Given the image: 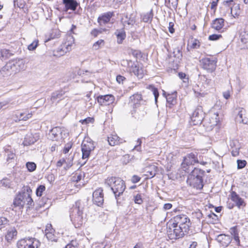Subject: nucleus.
<instances>
[{
    "label": "nucleus",
    "mask_w": 248,
    "mask_h": 248,
    "mask_svg": "<svg viewBox=\"0 0 248 248\" xmlns=\"http://www.w3.org/2000/svg\"><path fill=\"white\" fill-rule=\"evenodd\" d=\"M74 155H69L68 158H66L65 160H63V162H64L66 164H67V167L70 168L73 165V161L74 159Z\"/></svg>",
    "instance_id": "49530a36"
},
{
    "label": "nucleus",
    "mask_w": 248,
    "mask_h": 248,
    "mask_svg": "<svg viewBox=\"0 0 248 248\" xmlns=\"http://www.w3.org/2000/svg\"><path fill=\"white\" fill-rule=\"evenodd\" d=\"M63 128L60 127H55L53 128L49 132L48 136L49 138L52 140H58L63 138L62 132Z\"/></svg>",
    "instance_id": "1a4fd4ad"
},
{
    "label": "nucleus",
    "mask_w": 248,
    "mask_h": 248,
    "mask_svg": "<svg viewBox=\"0 0 248 248\" xmlns=\"http://www.w3.org/2000/svg\"><path fill=\"white\" fill-rule=\"evenodd\" d=\"M239 39L240 41L248 47V32L246 31H241L239 35Z\"/></svg>",
    "instance_id": "72a5a7b5"
},
{
    "label": "nucleus",
    "mask_w": 248,
    "mask_h": 248,
    "mask_svg": "<svg viewBox=\"0 0 248 248\" xmlns=\"http://www.w3.org/2000/svg\"><path fill=\"white\" fill-rule=\"evenodd\" d=\"M38 45V40H34L31 44L28 46V48L29 50H34Z\"/></svg>",
    "instance_id": "864d4df0"
},
{
    "label": "nucleus",
    "mask_w": 248,
    "mask_h": 248,
    "mask_svg": "<svg viewBox=\"0 0 248 248\" xmlns=\"http://www.w3.org/2000/svg\"><path fill=\"white\" fill-rule=\"evenodd\" d=\"M65 248H77L76 242L72 241L71 243L67 244L65 246Z\"/></svg>",
    "instance_id": "e2e57ef3"
},
{
    "label": "nucleus",
    "mask_w": 248,
    "mask_h": 248,
    "mask_svg": "<svg viewBox=\"0 0 248 248\" xmlns=\"http://www.w3.org/2000/svg\"><path fill=\"white\" fill-rule=\"evenodd\" d=\"M26 167L28 169V170L32 172L35 170L36 168V164L32 162H28L26 163Z\"/></svg>",
    "instance_id": "c03bdc74"
},
{
    "label": "nucleus",
    "mask_w": 248,
    "mask_h": 248,
    "mask_svg": "<svg viewBox=\"0 0 248 248\" xmlns=\"http://www.w3.org/2000/svg\"><path fill=\"white\" fill-rule=\"evenodd\" d=\"M224 25V20L222 18H216L213 20L212 27L217 31L221 30Z\"/></svg>",
    "instance_id": "393cba45"
},
{
    "label": "nucleus",
    "mask_w": 248,
    "mask_h": 248,
    "mask_svg": "<svg viewBox=\"0 0 248 248\" xmlns=\"http://www.w3.org/2000/svg\"><path fill=\"white\" fill-rule=\"evenodd\" d=\"M217 117L218 115L214 113L213 116L209 118L208 123L209 124V126L211 128H212L217 125L218 122Z\"/></svg>",
    "instance_id": "ea45409f"
},
{
    "label": "nucleus",
    "mask_w": 248,
    "mask_h": 248,
    "mask_svg": "<svg viewBox=\"0 0 248 248\" xmlns=\"http://www.w3.org/2000/svg\"><path fill=\"white\" fill-rule=\"evenodd\" d=\"M97 100L100 105H109L114 101V97L111 94L100 95L97 97Z\"/></svg>",
    "instance_id": "ddd939ff"
},
{
    "label": "nucleus",
    "mask_w": 248,
    "mask_h": 248,
    "mask_svg": "<svg viewBox=\"0 0 248 248\" xmlns=\"http://www.w3.org/2000/svg\"><path fill=\"white\" fill-rule=\"evenodd\" d=\"M245 110L242 108L239 111L238 114L236 118V120L240 123L247 124L248 122V120L245 117L243 118V115H245Z\"/></svg>",
    "instance_id": "473e14b6"
},
{
    "label": "nucleus",
    "mask_w": 248,
    "mask_h": 248,
    "mask_svg": "<svg viewBox=\"0 0 248 248\" xmlns=\"http://www.w3.org/2000/svg\"><path fill=\"white\" fill-rule=\"evenodd\" d=\"M95 146L93 141L89 139L84 140L81 144V148L87 149L88 150L93 151L94 149Z\"/></svg>",
    "instance_id": "a878e982"
},
{
    "label": "nucleus",
    "mask_w": 248,
    "mask_h": 248,
    "mask_svg": "<svg viewBox=\"0 0 248 248\" xmlns=\"http://www.w3.org/2000/svg\"><path fill=\"white\" fill-rule=\"evenodd\" d=\"M62 3L65 6L66 11L71 10L74 11L79 5V3L76 0H62Z\"/></svg>",
    "instance_id": "a211bd4d"
},
{
    "label": "nucleus",
    "mask_w": 248,
    "mask_h": 248,
    "mask_svg": "<svg viewBox=\"0 0 248 248\" xmlns=\"http://www.w3.org/2000/svg\"><path fill=\"white\" fill-rule=\"evenodd\" d=\"M114 34L117 36V43L118 44H122L123 40L126 37V34L124 30V28L120 30H117L115 31Z\"/></svg>",
    "instance_id": "bb28decb"
},
{
    "label": "nucleus",
    "mask_w": 248,
    "mask_h": 248,
    "mask_svg": "<svg viewBox=\"0 0 248 248\" xmlns=\"http://www.w3.org/2000/svg\"><path fill=\"white\" fill-rule=\"evenodd\" d=\"M192 42V45L191 46V47L193 49H196L200 47V41L196 39H194L193 40H191Z\"/></svg>",
    "instance_id": "603ef678"
},
{
    "label": "nucleus",
    "mask_w": 248,
    "mask_h": 248,
    "mask_svg": "<svg viewBox=\"0 0 248 248\" xmlns=\"http://www.w3.org/2000/svg\"><path fill=\"white\" fill-rule=\"evenodd\" d=\"M140 178L139 176L136 175L133 176V177L131 179V181H132V183H136L139 182L140 181Z\"/></svg>",
    "instance_id": "338daca9"
},
{
    "label": "nucleus",
    "mask_w": 248,
    "mask_h": 248,
    "mask_svg": "<svg viewBox=\"0 0 248 248\" xmlns=\"http://www.w3.org/2000/svg\"><path fill=\"white\" fill-rule=\"evenodd\" d=\"M114 15L113 12H108L102 14L97 19V21L100 26H103L110 21L112 16Z\"/></svg>",
    "instance_id": "4468645a"
},
{
    "label": "nucleus",
    "mask_w": 248,
    "mask_h": 248,
    "mask_svg": "<svg viewBox=\"0 0 248 248\" xmlns=\"http://www.w3.org/2000/svg\"><path fill=\"white\" fill-rule=\"evenodd\" d=\"M230 150L233 156H237L239 154V150L241 148L239 141L235 139L231 140L229 143Z\"/></svg>",
    "instance_id": "f8f14e48"
},
{
    "label": "nucleus",
    "mask_w": 248,
    "mask_h": 248,
    "mask_svg": "<svg viewBox=\"0 0 248 248\" xmlns=\"http://www.w3.org/2000/svg\"><path fill=\"white\" fill-rule=\"evenodd\" d=\"M231 199L233 201L235 205L239 209H241L246 205V203L244 199L241 198L238 194L235 191H232L231 192Z\"/></svg>",
    "instance_id": "9b49d317"
},
{
    "label": "nucleus",
    "mask_w": 248,
    "mask_h": 248,
    "mask_svg": "<svg viewBox=\"0 0 248 248\" xmlns=\"http://www.w3.org/2000/svg\"><path fill=\"white\" fill-rule=\"evenodd\" d=\"M25 192L19 193L15 198L14 202V204L15 206L23 207L25 204V200L24 199Z\"/></svg>",
    "instance_id": "412c9836"
},
{
    "label": "nucleus",
    "mask_w": 248,
    "mask_h": 248,
    "mask_svg": "<svg viewBox=\"0 0 248 248\" xmlns=\"http://www.w3.org/2000/svg\"><path fill=\"white\" fill-rule=\"evenodd\" d=\"M153 10H151L149 12L143 13L141 15V20L145 23L151 22L153 17Z\"/></svg>",
    "instance_id": "7c9ffc66"
},
{
    "label": "nucleus",
    "mask_w": 248,
    "mask_h": 248,
    "mask_svg": "<svg viewBox=\"0 0 248 248\" xmlns=\"http://www.w3.org/2000/svg\"><path fill=\"white\" fill-rule=\"evenodd\" d=\"M148 88L149 89H150L152 92V93L155 96V101L156 102L157 98L159 96V93H158L157 89L155 88L154 86L151 85H149L148 86Z\"/></svg>",
    "instance_id": "79ce46f5"
},
{
    "label": "nucleus",
    "mask_w": 248,
    "mask_h": 248,
    "mask_svg": "<svg viewBox=\"0 0 248 248\" xmlns=\"http://www.w3.org/2000/svg\"><path fill=\"white\" fill-rule=\"evenodd\" d=\"M234 0H223V4L226 6H230L233 4Z\"/></svg>",
    "instance_id": "69168bd1"
},
{
    "label": "nucleus",
    "mask_w": 248,
    "mask_h": 248,
    "mask_svg": "<svg viewBox=\"0 0 248 248\" xmlns=\"http://www.w3.org/2000/svg\"><path fill=\"white\" fill-rule=\"evenodd\" d=\"M157 167L155 165H149L144 168L145 174L149 178H153L155 176L157 172Z\"/></svg>",
    "instance_id": "aec40b11"
},
{
    "label": "nucleus",
    "mask_w": 248,
    "mask_h": 248,
    "mask_svg": "<svg viewBox=\"0 0 248 248\" xmlns=\"http://www.w3.org/2000/svg\"><path fill=\"white\" fill-rule=\"evenodd\" d=\"M13 55V53L9 49L3 48L0 50V59L1 60L8 59Z\"/></svg>",
    "instance_id": "2f4dec72"
},
{
    "label": "nucleus",
    "mask_w": 248,
    "mask_h": 248,
    "mask_svg": "<svg viewBox=\"0 0 248 248\" xmlns=\"http://www.w3.org/2000/svg\"><path fill=\"white\" fill-rule=\"evenodd\" d=\"M124 63H126L128 67H129V70L131 73H133L134 75L136 76L139 78H141L142 77L141 71V70H140L139 67L131 61H124Z\"/></svg>",
    "instance_id": "2eb2a0df"
},
{
    "label": "nucleus",
    "mask_w": 248,
    "mask_h": 248,
    "mask_svg": "<svg viewBox=\"0 0 248 248\" xmlns=\"http://www.w3.org/2000/svg\"><path fill=\"white\" fill-rule=\"evenodd\" d=\"M104 45V42L103 40H99L94 43L93 45V47L95 49H98L101 46H103Z\"/></svg>",
    "instance_id": "5fc2aeb1"
},
{
    "label": "nucleus",
    "mask_w": 248,
    "mask_h": 248,
    "mask_svg": "<svg viewBox=\"0 0 248 248\" xmlns=\"http://www.w3.org/2000/svg\"><path fill=\"white\" fill-rule=\"evenodd\" d=\"M71 147L72 144L71 143H68L67 144H66L63 149V153L64 154H67V153H68Z\"/></svg>",
    "instance_id": "0e129e2a"
},
{
    "label": "nucleus",
    "mask_w": 248,
    "mask_h": 248,
    "mask_svg": "<svg viewBox=\"0 0 248 248\" xmlns=\"http://www.w3.org/2000/svg\"><path fill=\"white\" fill-rule=\"evenodd\" d=\"M222 36L220 34H212L209 36V40L212 41H216L218 40L219 38H221Z\"/></svg>",
    "instance_id": "052dcab7"
},
{
    "label": "nucleus",
    "mask_w": 248,
    "mask_h": 248,
    "mask_svg": "<svg viewBox=\"0 0 248 248\" xmlns=\"http://www.w3.org/2000/svg\"><path fill=\"white\" fill-rule=\"evenodd\" d=\"M39 246V241L32 237L21 239L16 243L17 248H38Z\"/></svg>",
    "instance_id": "20e7f679"
},
{
    "label": "nucleus",
    "mask_w": 248,
    "mask_h": 248,
    "mask_svg": "<svg viewBox=\"0 0 248 248\" xmlns=\"http://www.w3.org/2000/svg\"><path fill=\"white\" fill-rule=\"evenodd\" d=\"M75 43V39L73 36L70 34L66 35L64 42L61 46L60 51L65 53L72 49V46Z\"/></svg>",
    "instance_id": "0eeeda50"
},
{
    "label": "nucleus",
    "mask_w": 248,
    "mask_h": 248,
    "mask_svg": "<svg viewBox=\"0 0 248 248\" xmlns=\"http://www.w3.org/2000/svg\"><path fill=\"white\" fill-rule=\"evenodd\" d=\"M64 93L65 92L62 90L57 91L53 93L50 98L52 103H57L62 99Z\"/></svg>",
    "instance_id": "b1692460"
},
{
    "label": "nucleus",
    "mask_w": 248,
    "mask_h": 248,
    "mask_svg": "<svg viewBox=\"0 0 248 248\" xmlns=\"http://www.w3.org/2000/svg\"><path fill=\"white\" fill-rule=\"evenodd\" d=\"M83 207L81 202L78 201L70 211V217L76 228L79 227L83 223Z\"/></svg>",
    "instance_id": "7ed1b4c3"
},
{
    "label": "nucleus",
    "mask_w": 248,
    "mask_h": 248,
    "mask_svg": "<svg viewBox=\"0 0 248 248\" xmlns=\"http://www.w3.org/2000/svg\"><path fill=\"white\" fill-rule=\"evenodd\" d=\"M94 122V119L92 117H88L84 120H81L80 122L82 124H88L89 123H93Z\"/></svg>",
    "instance_id": "4d7b16f0"
},
{
    "label": "nucleus",
    "mask_w": 248,
    "mask_h": 248,
    "mask_svg": "<svg viewBox=\"0 0 248 248\" xmlns=\"http://www.w3.org/2000/svg\"><path fill=\"white\" fill-rule=\"evenodd\" d=\"M184 164H188L189 165H193L195 163H199L198 153H191L187 154L184 158Z\"/></svg>",
    "instance_id": "f3484780"
},
{
    "label": "nucleus",
    "mask_w": 248,
    "mask_h": 248,
    "mask_svg": "<svg viewBox=\"0 0 248 248\" xmlns=\"http://www.w3.org/2000/svg\"><path fill=\"white\" fill-rule=\"evenodd\" d=\"M120 138L117 135H111L108 138V141L109 144L111 146H114L119 144L121 142L120 141Z\"/></svg>",
    "instance_id": "c9c22d12"
},
{
    "label": "nucleus",
    "mask_w": 248,
    "mask_h": 248,
    "mask_svg": "<svg viewBox=\"0 0 248 248\" xmlns=\"http://www.w3.org/2000/svg\"><path fill=\"white\" fill-rule=\"evenodd\" d=\"M8 63L0 70V79H4L13 74Z\"/></svg>",
    "instance_id": "5701e85b"
},
{
    "label": "nucleus",
    "mask_w": 248,
    "mask_h": 248,
    "mask_svg": "<svg viewBox=\"0 0 248 248\" xmlns=\"http://www.w3.org/2000/svg\"><path fill=\"white\" fill-rule=\"evenodd\" d=\"M37 140L36 138L34 137L32 133H29L26 135L24 143L25 145H31L35 143Z\"/></svg>",
    "instance_id": "c756f323"
},
{
    "label": "nucleus",
    "mask_w": 248,
    "mask_h": 248,
    "mask_svg": "<svg viewBox=\"0 0 248 248\" xmlns=\"http://www.w3.org/2000/svg\"><path fill=\"white\" fill-rule=\"evenodd\" d=\"M167 103L170 105H173L176 103V94L175 93L172 94H168L166 96Z\"/></svg>",
    "instance_id": "58836bf2"
},
{
    "label": "nucleus",
    "mask_w": 248,
    "mask_h": 248,
    "mask_svg": "<svg viewBox=\"0 0 248 248\" xmlns=\"http://www.w3.org/2000/svg\"><path fill=\"white\" fill-rule=\"evenodd\" d=\"M130 102L131 105L136 107L137 105L140 104V102L142 100V97L140 94L136 93L130 96Z\"/></svg>",
    "instance_id": "cd10ccee"
},
{
    "label": "nucleus",
    "mask_w": 248,
    "mask_h": 248,
    "mask_svg": "<svg viewBox=\"0 0 248 248\" xmlns=\"http://www.w3.org/2000/svg\"><path fill=\"white\" fill-rule=\"evenodd\" d=\"M13 73H17L25 69V62L22 59H16L7 62Z\"/></svg>",
    "instance_id": "39448f33"
},
{
    "label": "nucleus",
    "mask_w": 248,
    "mask_h": 248,
    "mask_svg": "<svg viewBox=\"0 0 248 248\" xmlns=\"http://www.w3.org/2000/svg\"><path fill=\"white\" fill-rule=\"evenodd\" d=\"M9 221L7 218L3 217H0V230L9 225Z\"/></svg>",
    "instance_id": "37998d69"
},
{
    "label": "nucleus",
    "mask_w": 248,
    "mask_h": 248,
    "mask_svg": "<svg viewBox=\"0 0 248 248\" xmlns=\"http://www.w3.org/2000/svg\"><path fill=\"white\" fill-rule=\"evenodd\" d=\"M105 184L110 187L116 199L123 193L126 187L124 182L119 177H108Z\"/></svg>",
    "instance_id": "f03ea898"
},
{
    "label": "nucleus",
    "mask_w": 248,
    "mask_h": 248,
    "mask_svg": "<svg viewBox=\"0 0 248 248\" xmlns=\"http://www.w3.org/2000/svg\"><path fill=\"white\" fill-rule=\"evenodd\" d=\"M231 235L232 236L236 245H240V239L238 235V231L236 226H234L230 228V230Z\"/></svg>",
    "instance_id": "c85d7f7f"
},
{
    "label": "nucleus",
    "mask_w": 248,
    "mask_h": 248,
    "mask_svg": "<svg viewBox=\"0 0 248 248\" xmlns=\"http://www.w3.org/2000/svg\"><path fill=\"white\" fill-rule=\"evenodd\" d=\"M184 164V160H183V162L181 164V166L183 170L187 172H189V168L190 165H189L188 164Z\"/></svg>",
    "instance_id": "680f3d73"
},
{
    "label": "nucleus",
    "mask_w": 248,
    "mask_h": 248,
    "mask_svg": "<svg viewBox=\"0 0 248 248\" xmlns=\"http://www.w3.org/2000/svg\"><path fill=\"white\" fill-rule=\"evenodd\" d=\"M93 200L94 204L98 206H101L104 202V195L103 189L99 188L95 190L93 193Z\"/></svg>",
    "instance_id": "6e6552de"
},
{
    "label": "nucleus",
    "mask_w": 248,
    "mask_h": 248,
    "mask_svg": "<svg viewBox=\"0 0 248 248\" xmlns=\"http://www.w3.org/2000/svg\"><path fill=\"white\" fill-rule=\"evenodd\" d=\"M83 172H80L79 173L77 172L75 174L74 176H73V181H75L76 182H78V181L81 180L82 177Z\"/></svg>",
    "instance_id": "3c124183"
},
{
    "label": "nucleus",
    "mask_w": 248,
    "mask_h": 248,
    "mask_svg": "<svg viewBox=\"0 0 248 248\" xmlns=\"http://www.w3.org/2000/svg\"><path fill=\"white\" fill-rule=\"evenodd\" d=\"M169 3L170 4V8L176 10L178 5V0H169Z\"/></svg>",
    "instance_id": "bf43d9fd"
},
{
    "label": "nucleus",
    "mask_w": 248,
    "mask_h": 248,
    "mask_svg": "<svg viewBox=\"0 0 248 248\" xmlns=\"http://www.w3.org/2000/svg\"><path fill=\"white\" fill-rule=\"evenodd\" d=\"M204 171L198 168H194L188 176L193 177L202 178Z\"/></svg>",
    "instance_id": "e433bc0d"
},
{
    "label": "nucleus",
    "mask_w": 248,
    "mask_h": 248,
    "mask_svg": "<svg viewBox=\"0 0 248 248\" xmlns=\"http://www.w3.org/2000/svg\"><path fill=\"white\" fill-rule=\"evenodd\" d=\"M237 168L239 169H242L244 168L247 164V162L243 160H237Z\"/></svg>",
    "instance_id": "13d9d810"
},
{
    "label": "nucleus",
    "mask_w": 248,
    "mask_h": 248,
    "mask_svg": "<svg viewBox=\"0 0 248 248\" xmlns=\"http://www.w3.org/2000/svg\"><path fill=\"white\" fill-rule=\"evenodd\" d=\"M134 201L135 203L141 204L143 202V200L141 194H137L134 196Z\"/></svg>",
    "instance_id": "09e8293b"
},
{
    "label": "nucleus",
    "mask_w": 248,
    "mask_h": 248,
    "mask_svg": "<svg viewBox=\"0 0 248 248\" xmlns=\"http://www.w3.org/2000/svg\"><path fill=\"white\" fill-rule=\"evenodd\" d=\"M121 22L124 27H125L126 25L133 26L136 22V20L132 15H130L129 16L125 15L124 17L121 18Z\"/></svg>",
    "instance_id": "4be33fe9"
},
{
    "label": "nucleus",
    "mask_w": 248,
    "mask_h": 248,
    "mask_svg": "<svg viewBox=\"0 0 248 248\" xmlns=\"http://www.w3.org/2000/svg\"><path fill=\"white\" fill-rule=\"evenodd\" d=\"M187 183L196 189H201L203 186L202 178L188 176L187 179Z\"/></svg>",
    "instance_id": "9d476101"
},
{
    "label": "nucleus",
    "mask_w": 248,
    "mask_h": 248,
    "mask_svg": "<svg viewBox=\"0 0 248 248\" xmlns=\"http://www.w3.org/2000/svg\"><path fill=\"white\" fill-rule=\"evenodd\" d=\"M194 216L196 217V218L197 219V221L199 223H201V219L202 218V216H203V215L202 214V213L201 212V211H200V210H199L197 212H196L194 214Z\"/></svg>",
    "instance_id": "6e6d98bb"
},
{
    "label": "nucleus",
    "mask_w": 248,
    "mask_h": 248,
    "mask_svg": "<svg viewBox=\"0 0 248 248\" xmlns=\"http://www.w3.org/2000/svg\"><path fill=\"white\" fill-rule=\"evenodd\" d=\"M17 231L14 228L9 230L5 236L6 239L8 242H10L12 239L17 235Z\"/></svg>",
    "instance_id": "4c0bfd02"
},
{
    "label": "nucleus",
    "mask_w": 248,
    "mask_h": 248,
    "mask_svg": "<svg viewBox=\"0 0 248 248\" xmlns=\"http://www.w3.org/2000/svg\"><path fill=\"white\" fill-rule=\"evenodd\" d=\"M107 31V30L106 29L101 28L100 29H99V30L96 29H94L91 32V34L92 36H93L94 37H97L99 34L102 33L103 31Z\"/></svg>",
    "instance_id": "a18cd8bd"
},
{
    "label": "nucleus",
    "mask_w": 248,
    "mask_h": 248,
    "mask_svg": "<svg viewBox=\"0 0 248 248\" xmlns=\"http://www.w3.org/2000/svg\"><path fill=\"white\" fill-rule=\"evenodd\" d=\"M81 151L82 153V158L83 159H88L92 151L88 150L87 149H83L81 148Z\"/></svg>",
    "instance_id": "8fccbe9b"
},
{
    "label": "nucleus",
    "mask_w": 248,
    "mask_h": 248,
    "mask_svg": "<svg viewBox=\"0 0 248 248\" xmlns=\"http://www.w3.org/2000/svg\"><path fill=\"white\" fill-rule=\"evenodd\" d=\"M202 67L208 72H213L216 68L217 61L216 59L205 58L200 61Z\"/></svg>",
    "instance_id": "423d86ee"
},
{
    "label": "nucleus",
    "mask_w": 248,
    "mask_h": 248,
    "mask_svg": "<svg viewBox=\"0 0 248 248\" xmlns=\"http://www.w3.org/2000/svg\"><path fill=\"white\" fill-rule=\"evenodd\" d=\"M203 119V114L201 109L195 110L191 116V120L193 122V124L197 125L201 124Z\"/></svg>",
    "instance_id": "dca6fc26"
},
{
    "label": "nucleus",
    "mask_w": 248,
    "mask_h": 248,
    "mask_svg": "<svg viewBox=\"0 0 248 248\" xmlns=\"http://www.w3.org/2000/svg\"><path fill=\"white\" fill-rule=\"evenodd\" d=\"M54 231L52 229L49 231L47 228L45 230L46 236L49 241L52 242H56L57 240V237L54 234L53 232Z\"/></svg>",
    "instance_id": "f704fd0d"
},
{
    "label": "nucleus",
    "mask_w": 248,
    "mask_h": 248,
    "mask_svg": "<svg viewBox=\"0 0 248 248\" xmlns=\"http://www.w3.org/2000/svg\"><path fill=\"white\" fill-rule=\"evenodd\" d=\"M46 190V187L44 185L39 186L36 190V194L37 196L41 197L43 192Z\"/></svg>",
    "instance_id": "de8ad7c7"
},
{
    "label": "nucleus",
    "mask_w": 248,
    "mask_h": 248,
    "mask_svg": "<svg viewBox=\"0 0 248 248\" xmlns=\"http://www.w3.org/2000/svg\"><path fill=\"white\" fill-rule=\"evenodd\" d=\"M29 191H31L30 188L27 189V192H25L24 199L25 200V204L27 203V204L29 205H31L33 203V200L29 193Z\"/></svg>",
    "instance_id": "a19ab883"
},
{
    "label": "nucleus",
    "mask_w": 248,
    "mask_h": 248,
    "mask_svg": "<svg viewBox=\"0 0 248 248\" xmlns=\"http://www.w3.org/2000/svg\"><path fill=\"white\" fill-rule=\"evenodd\" d=\"M217 242L220 243L222 246L227 247L231 242L232 239L230 235L224 234L218 235L216 238Z\"/></svg>",
    "instance_id": "6ab92c4d"
},
{
    "label": "nucleus",
    "mask_w": 248,
    "mask_h": 248,
    "mask_svg": "<svg viewBox=\"0 0 248 248\" xmlns=\"http://www.w3.org/2000/svg\"><path fill=\"white\" fill-rule=\"evenodd\" d=\"M191 224L190 219L186 215L175 216L172 224V229L170 228L168 231L169 238L177 239L184 237L188 232Z\"/></svg>",
    "instance_id": "f257e3e1"
},
{
    "label": "nucleus",
    "mask_w": 248,
    "mask_h": 248,
    "mask_svg": "<svg viewBox=\"0 0 248 248\" xmlns=\"http://www.w3.org/2000/svg\"><path fill=\"white\" fill-rule=\"evenodd\" d=\"M125 79V78L124 77L121 75H118L116 77V80L119 83H122L123 81Z\"/></svg>",
    "instance_id": "774afa93"
}]
</instances>
